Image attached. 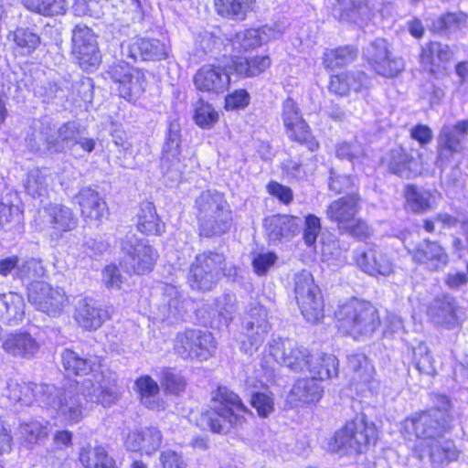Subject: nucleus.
Instances as JSON below:
<instances>
[{
    "label": "nucleus",
    "mask_w": 468,
    "mask_h": 468,
    "mask_svg": "<svg viewBox=\"0 0 468 468\" xmlns=\"http://www.w3.org/2000/svg\"><path fill=\"white\" fill-rule=\"evenodd\" d=\"M37 392L38 403L54 410L58 417L69 425L80 422L84 417L83 398L103 407L111 405L117 399L115 385L104 379L101 374H92L67 388L42 384L37 388Z\"/></svg>",
    "instance_id": "nucleus-1"
},
{
    "label": "nucleus",
    "mask_w": 468,
    "mask_h": 468,
    "mask_svg": "<svg viewBox=\"0 0 468 468\" xmlns=\"http://www.w3.org/2000/svg\"><path fill=\"white\" fill-rule=\"evenodd\" d=\"M26 142L31 151L39 154L74 153L78 145L83 151L91 153L96 145L94 139L82 135L80 125L75 121L56 126L48 119L33 122Z\"/></svg>",
    "instance_id": "nucleus-2"
},
{
    "label": "nucleus",
    "mask_w": 468,
    "mask_h": 468,
    "mask_svg": "<svg viewBox=\"0 0 468 468\" xmlns=\"http://www.w3.org/2000/svg\"><path fill=\"white\" fill-rule=\"evenodd\" d=\"M196 218L200 236L210 238L229 231L232 212L222 193L204 190L195 199Z\"/></svg>",
    "instance_id": "nucleus-3"
},
{
    "label": "nucleus",
    "mask_w": 468,
    "mask_h": 468,
    "mask_svg": "<svg viewBox=\"0 0 468 468\" xmlns=\"http://www.w3.org/2000/svg\"><path fill=\"white\" fill-rule=\"evenodd\" d=\"M213 401L219 406L202 414L199 423L203 429L213 432H228L231 427L244 423L245 414H251L239 396L226 387L218 388Z\"/></svg>",
    "instance_id": "nucleus-4"
},
{
    "label": "nucleus",
    "mask_w": 468,
    "mask_h": 468,
    "mask_svg": "<svg viewBox=\"0 0 468 468\" xmlns=\"http://www.w3.org/2000/svg\"><path fill=\"white\" fill-rule=\"evenodd\" d=\"M335 317L338 329L354 338L370 336L380 325L377 308L356 298L339 304Z\"/></svg>",
    "instance_id": "nucleus-5"
},
{
    "label": "nucleus",
    "mask_w": 468,
    "mask_h": 468,
    "mask_svg": "<svg viewBox=\"0 0 468 468\" xmlns=\"http://www.w3.org/2000/svg\"><path fill=\"white\" fill-rule=\"evenodd\" d=\"M377 441V430L364 414L356 415L335 431L329 449L339 456L356 457L366 452Z\"/></svg>",
    "instance_id": "nucleus-6"
},
{
    "label": "nucleus",
    "mask_w": 468,
    "mask_h": 468,
    "mask_svg": "<svg viewBox=\"0 0 468 468\" xmlns=\"http://www.w3.org/2000/svg\"><path fill=\"white\" fill-rule=\"evenodd\" d=\"M293 293L305 320L311 324L320 323L324 316V302L318 285L312 273L303 270L294 274Z\"/></svg>",
    "instance_id": "nucleus-7"
},
{
    "label": "nucleus",
    "mask_w": 468,
    "mask_h": 468,
    "mask_svg": "<svg viewBox=\"0 0 468 468\" xmlns=\"http://www.w3.org/2000/svg\"><path fill=\"white\" fill-rule=\"evenodd\" d=\"M226 258L217 251H205L196 256L188 271V283L199 291H210L225 275Z\"/></svg>",
    "instance_id": "nucleus-8"
},
{
    "label": "nucleus",
    "mask_w": 468,
    "mask_h": 468,
    "mask_svg": "<svg viewBox=\"0 0 468 468\" xmlns=\"http://www.w3.org/2000/svg\"><path fill=\"white\" fill-rule=\"evenodd\" d=\"M121 251L120 265L128 273L143 274L151 271L158 258L157 251L146 239L132 232L121 240Z\"/></svg>",
    "instance_id": "nucleus-9"
},
{
    "label": "nucleus",
    "mask_w": 468,
    "mask_h": 468,
    "mask_svg": "<svg viewBox=\"0 0 468 468\" xmlns=\"http://www.w3.org/2000/svg\"><path fill=\"white\" fill-rule=\"evenodd\" d=\"M215 349V339L207 331L186 330L178 333L174 340L175 352L184 359L207 360Z\"/></svg>",
    "instance_id": "nucleus-10"
},
{
    "label": "nucleus",
    "mask_w": 468,
    "mask_h": 468,
    "mask_svg": "<svg viewBox=\"0 0 468 468\" xmlns=\"http://www.w3.org/2000/svg\"><path fill=\"white\" fill-rule=\"evenodd\" d=\"M443 420L444 413L439 409H431L407 418L401 423V431L410 439L415 437L419 441H429L443 434Z\"/></svg>",
    "instance_id": "nucleus-11"
},
{
    "label": "nucleus",
    "mask_w": 468,
    "mask_h": 468,
    "mask_svg": "<svg viewBox=\"0 0 468 468\" xmlns=\"http://www.w3.org/2000/svg\"><path fill=\"white\" fill-rule=\"evenodd\" d=\"M281 116L289 139L305 146L311 152L318 149V142L313 136L298 104L292 98H287L282 102Z\"/></svg>",
    "instance_id": "nucleus-12"
},
{
    "label": "nucleus",
    "mask_w": 468,
    "mask_h": 468,
    "mask_svg": "<svg viewBox=\"0 0 468 468\" xmlns=\"http://www.w3.org/2000/svg\"><path fill=\"white\" fill-rule=\"evenodd\" d=\"M364 56L372 69L383 77L392 78L403 71L405 64L401 58L393 56L384 38H376L364 50Z\"/></svg>",
    "instance_id": "nucleus-13"
},
{
    "label": "nucleus",
    "mask_w": 468,
    "mask_h": 468,
    "mask_svg": "<svg viewBox=\"0 0 468 468\" xmlns=\"http://www.w3.org/2000/svg\"><path fill=\"white\" fill-rule=\"evenodd\" d=\"M72 53L83 70H92L101 63V57L96 37L87 26H75L72 31Z\"/></svg>",
    "instance_id": "nucleus-14"
},
{
    "label": "nucleus",
    "mask_w": 468,
    "mask_h": 468,
    "mask_svg": "<svg viewBox=\"0 0 468 468\" xmlns=\"http://www.w3.org/2000/svg\"><path fill=\"white\" fill-rule=\"evenodd\" d=\"M27 299L36 309L53 316L60 314L67 301L62 289L45 282H32L27 287Z\"/></svg>",
    "instance_id": "nucleus-15"
},
{
    "label": "nucleus",
    "mask_w": 468,
    "mask_h": 468,
    "mask_svg": "<svg viewBox=\"0 0 468 468\" xmlns=\"http://www.w3.org/2000/svg\"><path fill=\"white\" fill-rule=\"evenodd\" d=\"M271 325L267 319V311L259 305L250 309L243 324L240 348L246 354H252L263 343Z\"/></svg>",
    "instance_id": "nucleus-16"
},
{
    "label": "nucleus",
    "mask_w": 468,
    "mask_h": 468,
    "mask_svg": "<svg viewBox=\"0 0 468 468\" xmlns=\"http://www.w3.org/2000/svg\"><path fill=\"white\" fill-rule=\"evenodd\" d=\"M468 134V121L442 126L438 136V157L436 165L441 169L450 163L455 154L463 149V141Z\"/></svg>",
    "instance_id": "nucleus-17"
},
{
    "label": "nucleus",
    "mask_w": 468,
    "mask_h": 468,
    "mask_svg": "<svg viewBox=\"0 0 468 468\" xmlns=\"http://www.w3.org/2000/svg\"><path fill=\"white\" fill-rule=\"evenodd\" d=\"M268 354L275 362L296 372L305 370L308 351L289 338L272 339L268 346Z\"/></svg>",
    "instance_id": "nucleus-18"
},
{
    "label": "nucleus",
    "mask_w": 468,
    "mask_h": 468,
    "mask_svg": "<svg viewBox=\"0 0 468 468\" xmlns=\"http://www.w3.org/2000/svg\"><path fill=\"white\" fill-rule=\"evenodd\" d=\"M413 454L420 462H423L428 457L435 467L456 460L458 457L453 442L446 440L443 434L432 440L419 441L413 449Z\"/></svg>",
    "instance_id": "nucleus-19"
},
{
    "label": "nucleus",
    "mask_w": 468,
    "mask_h": 468,
    "mask_svg": "<svg viewBox=\"0 0 468 468\" xmlns=\"http://www.w3.org/2000/svg\"><path fill=\"white\" fill-rule=\"evenodd\" d=\"M408 251L414 262L425 265L431 271L443 269L448 263V255L437 241L423 239Z\"/></svg>",
    "instance_id": "nucleus-20"
},
{
    "label": "nucleus",
    "mask_w": 468,
    "mask_h": 468,
    "mask_svg": "<svg viewBox=\"0 0 468 468\" xmlns=\"http://www.w3.org/2000/svg\"><path fill=\"white\" fill-rule=\"evenodd\" d=\"M194 83L199 90L222 93L229 86V72L219 66L205 65L196 73Z\"/></svg>",
    "instance_id": "nucleus-21"
},
{
    "label": "nucleus",
    "mask_w": 468,
    "mask_h": 468,
    "mask_svg": "<svg viewBox=\"0 0 468 468\" xmlns=\"http://www.w3.org/2000/svg\"><path fill=\"white\" fill-rule=\"evenodd\" d=\"M457 305L453 297L442 295L435 298L429 305L427 314L436 325L453 329L460 324Z\"/></svg>",
    "instance_id": "nucleus-22"
},
{
    "label": "nucleus",
    "mask_w": 468,
    "mask_h": 468,
    "mask_svg": "<svg viewBox=\"0 0 468 468\" xmlns=\"http://www.w3.org/2000/svg\"><path fill=\"white\" fill-rule=\"evenodd\" d=\"M73 202L80 207L86 222H98L106 213V202L100 193L90 186H84L74 196Z\"/></svg>",
    "instance_id": "nucleus-23"
},
{
    "label": "nucleus",
    "mask_w": 468,
    "mask_h": 468,
    "mask_svg": "<svg viewBox=\"0 0 468 468\" xmlns=\"http://www.w3.org/2000/svg\"><path fill=\"white\" fill-rule=\"evenodd\" d=\"M43 222L58 238L63 232L71 231L78 225V218L71 208L60 205L51 204L43 209Z\"/></svg>",
    "instance_id": "nucleus-24"
},
{
    "label": "nucleus",
    "mask_w": 468,
    "mask_h": 468,
    "mask_svg": "<svg viewBox=\"0 0 468 468\" xmlns=\"http://www.w3.org/2000/svg\"><path fill=\"white\" fill-rule=\"evenodd\" d=\"M40 346L39 342L27 332L8 334L2 342V348L6 354L22 359L34 358Z\"/></svg>",
    "instance_id": "nucleus-25"
},
{
    "label": "nucleus",
    "mask_w": 468,
    "mask_h": 468,
    "mask_svg": "<svg viewBox=\"0 0 468 468\" xmlns=\"http://www.w3.org/2000/svg\"><path fill=\"white\" fill-rule=\"evenodd\" d=\"M360 197L357 193L342 197L334 200L326 208V217L332 222L337 224L339 231L346 228L348 223L354 221V218L359 210Z\"/></svg>",
    "instance_id": "nucleus-26"
},
{
    "label": "nucleus",
    "mask_w": 468,
    "mask_h": 468,
    "mask_svg": "<svg viewBox=\"0 0 468 468\" xmlns=\"http://www.w3.org/2000/svg\"><path fill=\"white\" fill-rule=\"evenodd\" d=\"M356 264L366 273L388 276L394 272L392 259L380 248L370 247L356 258Z\"/></svg>",
    "instance_id": "nucleus-27"
},
{
    "label": "nucleus",
    "mask_w": 468,
    "mask_h": 468,
    "mask_svg": "<svg viewBox=\"0 0 468 468\" xmlns=\"http://www.w3.org/2000/svg\"><path fill=\"white\" fill-rule=\"evenodd\" d=\"M168 46L156 38H138L128 45L126 55L134 60H161L167 58Z\"/></svg>",
    "instance_id": "nucleus-28"
},
{
    "label": "nucleus",
    "mask_w": 468,
    "mask_h": 468,
    "mask_svg": "<svg viewBox=\"0 0 468 468\" xmlns=\"http://www.w3.org/2000/svg\"><path fill=\"white\" fill-rule=\"evenodd\" d=\"M74 317L85 330H96L108 318V312L98 306L93 299L85 297L78 301Z\"/></svg>",
    "instance_id": "nucleus-29"
},
{
    "label": "nucleus",
    "mask_w": 468,
    "mask_h": 468,
    "mask_svg": "<svg viewBox=\"0 0 468 468\" xmlns=\"http://www.w3.org/2000/svg\"><path fill=\"white\" fill-rule=\"evenodd\" d=\"M301 220L297 217L276 215L265 220V228L270 242L277 243L299 232Z\"/></svg>",
    "instance_id": "nucleus-30"
},
{
    "label": "nucleus",
    "mask_w": 468,
    "mask_h": 468,
    "mask_svg": "<svg viewBox=\"0 0 468 468\" xmlns=\"http://www.w3.org/2000/svg\"><path fill=\"white\" fill-rule=\"evenodd\" d=\"M161 441V431L156 428L149 427L131 431L125 440V446L129 451H142L150 454L160 447Z\"/></svg>",
    "instance_id": "nucleus-31"
},
{
    "label": "nucleus",
    "mask_w": 468,
    "mask_h": 468,
    "mask_svg": "<svg viewBox=\"0 0 468 468\" xmlns=\"http://www.w3.org/2000/svg\"><path fill=\"white\" fill-rule=\"evenodd\" d=\"M305 369L315 379H329L338 375V359L332 354H309Z\"/></svg>",
    "instance_id": "nucleus-32"
},
{
    "label": "nucleus",
    "mask_w": 468,
    "mask_h": 468,
    "mask_svg": "<svg viewBox=\"0 0 468 468\" xmlns=\"http://www.w3.org/2000/svg\"><path fill=\"white\" fill-rule=\"evenodd\" d=\"M137 229L146 235H160L165 229L152 202L144 201L140 205L137 214Z\"/></svg>",
    "instance_id": "nucleus-33"
},
{
    "label": "nucleus",
    "mask_w": 468,
    "mask_h": 468,
    "mask_svg": "<svg viewBox=\"0 0 468 468\" xmlns=\"http://www.w3.org/2000/svg\"><path fill=\"white\" fill-rule=\"evenodd\" d=\"M25 314V302L21 294L8 292L0 294V320L7 324H17Z\"/></svg>",
    "instance_id": "nucleus-34"
},
{
    "label": "nucleus",
    "mask_w": 468,
    "mask_h": 468,
    "mask_svg": "<svg viewBox=\"0 0 468 468\" xmlns=\"http://www.w3.org/2000/svg\"><path fill=\"white\" fill-rule=\"evenodd\" d=\"M271 65V58L268 56L262 57H236L231 59L229 68L239 76L252 78L264 72Z\"/></svg>",
    "instance_id": "nucleus-35"
},
{
    "label": "nucleus",
    "mask_w": 468,
    "mask_h": 468,
    "mask_svg": "<svg viewBox=\"0 0 468 468\" xmlns=\"http://www.w3.org/2000/svg\"><path fill=\"white\" fill-rule=\"evenodd\" d=\"M323 387L313 377L301 378L293 385L291 390V398L303 403H316L323 396Z\"/></svg>",
    "instance_id": "nucleus-36"
},
{
    "label": "nucleus",
    "mask_w": 468,
    "mask_h": 468,
    "mask_svg": "<svg viewBox=\"0 0 468 468\" xmlns=\"http://www.w3.org/2000/svg\"><path fill=\"white\" fill-rule=\"evenodd\" d=\"M40 385L10 379L7 382L6 397L14 403L30 406L35 400L38 402L37 388Z\"/></svg>",
    "instance_id": "nucleus-37"
},
{
    "label": "nucleus",
    "mask_w": 468,
    "mask_h": 468,
    "mask_svg": "<svg viewBox=\"0 0 468 468\" xmlns=\"http://www.w3.org/2000/svg\"><path fill=\"white\" fill-rule=\"evenodd\" d=\"M79 459L85 468H117L114 459L101 446L83 447Z\"/></svg>",
    "instance_id": "nucleus-38"
},
{
    "label": "nucleus",
    "mask_w": 468,
    "mask_h": 468,
    "mask_svg": "<svg viewBox=\"0 0 468 468\" xmlns=\"http://www.w3.org/2000/svg\"><path fill=\"white\" fill-rule=\"evenodd\" d=\"M136 391L141 402L150 410H159L162 404L158 401V384L148 375L142 376L135 381Z\"/></svg>",
    "instance_id": "nucleus-39"
},
{
    "label": "nucleus",
    "mask_w": 468,
    "mask_h": 468,
    "mask_svg": "<svg viewBox=\"0 0 468 468\" xmlns=\"http://www.w3.org/2000/svg\"><path fill=\"white\" fill-rule=\"evenodd\" d=\"M347 366L353 371V383H370L374 377V368L364 354H352L347 357Z\"/></svg>",
    "instance_id": "nucleus-40"
},
{
    "label": "nucleus",
    "mask_w": 468,
    "mask_h": 468,
    "mask_svg": "<svg viewBox=\"0 0 468 468\" xmlns=\"http://www.w3.org/2000/svg\"><path fill=\"white\" fill-rule=\"evenodd\" d=\"M145 87L144 74L141 70L134 69L126 81L116 89L122 98L128 101H136L144 92Z\"/></svg>",
    "instance_id": "nucleus-41"
},
{
    "label": "nucleus",
    "mask_w": 468,
    "mask_h": 468,
    "mask_svg": "<svg viewBox=\"0 0 468 468\" xmlns=\"http://www.w3.org/2000/svg\"><path fill=\"white\" fill-rule=\"evenodd\" d=\"M405 197L410 208L418 213L431 209L435 203L434 196L430 191L420 189L413 185L406 187Z\"/></svg>",
    "instance_id": "nucleus-42"
},
{
    "label": "nucleus",
    "mask_w": 468,
    "mask_h": 468,
    "mask_svg": "<svg viewBox=\"0 0 468 468\" xmlns=\"http://www.w3.org/2000/svg\"><path fill=\"white\" fill-rule=\"evenodd\" d=\"M335 154L341 160L349 161L354 167L362 164L367 158L365 148L357 140L338 143L335 145Z\"/></svg>",
    "instance_id": "nucleus-43"
},
{
    "label": "nucleus",
    "mask_w": 468,
    "mask_h": 468,
    "mask_svg": "<svg viewBox=\"0 0 468 468\" xmlns=\"http://www.w3.org/2000/svg\"><path fill=\"white\" fill-rule=\"evenodd\" d=\"M23 4L29 11L46 16L64 15L67 11L66 0H23Z\"/></svg>",
    "instance_id": "nucleus-44"
},
{
    "label": "nucleus",
    "mask_w": 468,
    "mask_h": 468,
    "mask_svg": "<svg viewBox=\"0 0 468 468\" xmlns=\"http://www.w3.org/2000/svg\"><path fill=\"white\" fill-rule=\"evenodd\" d=\"M8 38L14 41L24 55L33 53L40 45V37L28 27H17L9 33Z\"/></svg>",
    "instance_id": "nucleus-45"
},
{
    "label": "nucleus",
    "mask_w": 468,
    "mask_h": 468,
    "mask_svg": "<svg viewBox=\"0 0 468 468\" xmlns=\"http://www.w3.org/2000/svg\"><path fill=\"white\" fill-rule=\"evenodd\" d=\"M163 159L168 162H178L181 154L180 126L176 122H172L168 127L165 143L163 147Z\"/></svg>",
    "instance_id": "nucleus-46"
},
{
    "label": "nucleus",
    "mask_w": 468,
    "mask_h": 468,
    "mask_svg": "<svg viewBox=\"0 0 468 468\" xmlns=\"http://www.w3.org/2000/svg\"><path fill=\"white\" fill-rule=\"evenodd\" d=\"M465 23L466 16L463 13H447L433 20L430 30L440 35H447L460 29Z\"/></svg>",
    "instance_id": "nucleus-47"
},
{
    "label": "nucleus",
    "mask_w": 468,
    "mask_h": 468,
    "mask_svg": "<svg viewBox=\"0 0 468 468\" xmlns=\"http://www.w3.org/2000/svg\"><path fill=\"white\" fill-rule=\"evenodd\" d=\"M61 363L64 369L69 374L75 375L87 374L94 364L92 360L87 357H82L71 349H65L62 352Z\"/></svg>",
    "instance_id": "nucleus-48"
},
{
    "label": "nucleus",
    "mask_w": 468,
    "mask_h": 468,
    "mask_svg": "<svg viewBox=\"0 0 468 468\" xmlns=\"http://www.w3.org/2000/svg\"><path fill=\"white\" fill-rule=\"evenodd\" d=\"M411 363L421 374L431 376L435 374L434 360L426 344L420 343L410 348Z\"/></svg>",
    "instance_id": "nucleus-49"
},
{
    "label": "nucleus",
    "mask_w": 468,
    "mask_h": 468,
    "mask_svg": "<svg viewBox=\"0 0 468 468\" xmlns=\"http://www.w3.org/2000/svg\"><path fill=\"white\" fill-rule=\"evenodd\" d=\"M412 162V157L409 156L403 148L393 149L390 154L388 169L402 178H409L411 174Z\"/></svg>",
    "instance_id": "nucleus-50"
},
{
    "label": "nucleus",
    "mask_w": 468,
    "mask_h": 468,
    "mask_svg": "<svg viewBox=\"0 0 468 468\" xmlns=\"http://www.w3.org/2000/svg\"><path fill=\"white\" fill-rule=\"evenodd\" d=\"M356 56L357 50L353 47H339L325 53L324 64L331 69L342 67L354 61Z\"/></svg>",
    "instance_id": "nucleus-51"
},
{
    "label": "nucleus",
    "mask_w": 468,
    "mask_h": 468,
    "mask_svg": "<svg viewBox=\"0 0 468 468\" xmlns=\"http://www.w3.org/2000/svg\"><path fill=\"white\" fill-rule=\"evenodd\" d=\"M46 270L40 260L36 258L20 259L17 271L14 273V279H27L36 282V279L45 275Z\"/></svg>",
    "instance_id": "nucleus-52"
},
{
    "label": "nucleus",
    "mask_w": 468,
    "mask_h": 468,
    "mask_svg": "<svg viewBox=\"0 0 468 468\" xmlns=\"http://www.w3.org/2000/svg\"><path fill=\"white\" fill-rule=\"evenodd\" d=\"M328 187L335 194L348 193L356 187V180L351 176L341 174L335 168H331L329 171Z\"/></svg>",
    "instance_id": "nucleus-53"
},
{
    "label": "nucleus",
    "mask_w": 468,
    "mask_h": 468,
    "mask_svg": "<svg viewBox=\"0 0 468 468\" xmlns=\"http://www.w3.org/2000/svg\"><path fill=\"white\" fill-rule=\"evenodd\" d=\"M218 119L214 108L203 100H199L196 105L194 120L202 128H211Z\"/></svg>",
    "instance_id": "nucleus-54"
},
{
    "label": "nucleus",
    "mask_w": 468,
    "mask_h": 468,
    "mask_svg": "<svg viewBox=\"0 0 468 468\" xmlns=\"http://www.w3.org/2000/svg\"><path fill=\"white\" fill-rule=\"evenodd\" d=\"M252 0H215L217 12L226 17L244 15Z\"/></svg>",
    "instance_id": "nucleus-55"
},
{
    "label": "nucleus",
    "mask_w": 468,
    "mask_h": 468,
    "mask_svg": "<svg viewBox=\"0 0 468 468\" xmlns=\"http://www.w3.org/2000/svg\"><path fill=\"white\" fill-rule=\"evenodd\" d=\"M25 187L33 197H42L48 192L47 176L40 170H32L27 175Z\"/></svg>",
    "instance_id": "nucleus-56"
},
{
    "label": "nucleus",
    "mask_w": 468,
    "mask_h": 468,
    "mask_svg": "<svg viewBox=\"0 0 468 468\" xmlns=\"http://www.w3.org/2000/svg\"><path fill=\"white\" fill-rule=\"evenodd\" d=\"M215 311L221 322L228 325L232 320L233 314L236 311V297L233 294L226 293L216 299Z\"/></svg>",
    "instance_id": "nucleus-57"
},
{
    "label": "nucleus",
    "mask_w": 468,
    "mask_h": 468,
    "mask_svg": "<svg viewBox=\"0 0 468 468\" xmlns=\"http://www.w3.org/2000/svg\"><path fill=\"white\" fill-rule=\"evenodd\" d=\"M361 8V4L354 0H336L333 12L339 20L356 21Z\"/></svg>",
    "instance_id": "nucleus-58"
},
{
    "label": "nucleus",
    "mask_w": 468,
    "mask_h": 468,
    "mask_svg": "<svg viewBox=\"0 0 468 468\" xmlns=\"http://www.w3.org/2000/svg\"><path fill=\"white\" fill-rule=\"evenodd\" d=\"M250 404L261 418L268 417L274 410L273 399L263 392H255L251 396Z\"/></svg>",
    "instance_id": "nucleus-59"
},
{
    "label": "nucleus",
    "mask_w": 468,
    "mask_h": 468,
    "mask_svg": "<svg viewBox=\"0 0 468 468\" xmlns=\"http://www.w3.org/2000/svg\"><path fill=\"white\" fill-rule=\"evenodd\" d=\"M135 69L124 61H119L111 65L106 71V75L111 79L117 87L122 86Z\"/></svg>",
    "instance_id": "nucleus-60"
},
{
    "label": "nucleus",
    "mask_w": 468,
    "mask_h": 468,
    "mask_svg": "<svg viewBox=\"0 0 468 468\" xmlns=\"http://www.w3.org/2000/svg\"><path fill=\"white\" fill-rule=\"evenodd\" d=\"M162 384L168 392L173 394H179L186 388L184 378L171 369L164 370Z\"/></svg>",
    "instance_id": "nucleus-61"
},
{
    "label": "nucleus",
    "mask_w": 468,
    "mask_h": 468,
    "mask_svg": "<svg viewBox=\"0 0 468 468\" xmlns=\"http://www.w3.org/2000/svg\"><path fill=\"white\" fill-rule=\"evenodd\" d=\"M321 231L320 218L313 214L305 218V227L303 229V239L307 246H312L316 242V239Z\"/></svg>",
    "instance_id": "nucleus-62"
},
{
    "label": "nucleus",
    "mask_w": 468,
    "mask_h": 468,
    "mask_svg": "<svg viewBox=\"0 0 468 468\" xmlns=\"http://www.w3.org/2000/svg\"><path fill=\"white\" fill-rule=\"evenodd\" d=\"M257 30L263 44L279 38L284 33L285 26L282 22H274L270 25H264L257 28Z\"/></svg>",
    "instance_id": "nucleus-63"
},
{
    "label": "nucleus",
    "mask_w": 468,
    "mask_h": 468,
    "mask_svg": "<svg viewBox=\"0 0 468 468\" xmlns=\"http://www.w3.org/2000/svg\"><path fill=\"white\" fill-rule=\"evenodd\" d=\"M278 257L274 252L258 254L252 261L255 272L259 275H264L274 265Z\"/></svg>",
    "instance_id": "nucleus-64"
}]
</instances>
